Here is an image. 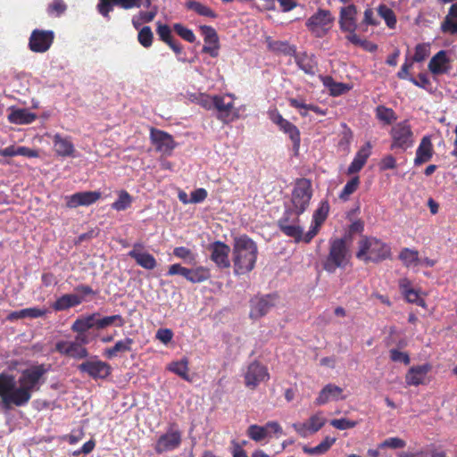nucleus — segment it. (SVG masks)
Listing matches in <instances>:
<instances>
[{
    "mask_svg": "<svg viewBox=\"0 0 457 457\" xmlns=\"http://www.w3.org/2000/svg\"><path fill=\"white\" fill-rule=\"evenodd\" d=\"M125 321L121 315L101 316L99 312H93L79 316L71 324V330L75 333L71 341L59 340L55 343L54 350L61 355L74 360H83L89 356L86 348L96 336L91 330H102L113 324L122 327Z\"/></svg>",
    "mask_w": 457,
    "mask_h": 457,
    "instance_id": "f257e3e1",
    "label": "nucleus"
},
{
    "mask_svg": "<svg viewBox=\"0 0 457 457\" xmlns=\"http://www.w3.org/2000/svg\"><path fill=\"white\" fill-rule=\"evenodd\" d=\"M46 370L44 365H37L23 370L16 380L12 375L0 374V397L5 406L26 405L32 393L38 391L43 384L42 378Z\"/></svg>",
    "mask_w": 457,
    "mask_h": 457,
    "instance_id": "f03ea898",
    "label": "nucleus"
},
{
    "mask_svg": "<svg viewBox=\"0 0 457 457\" xmlns=\"http://www.w3.org/2000/svg\"><path fill=\"white\" fill-rule=\"evenodd\" d=\"M258 254L257 245L248 236L235 237L233 244L234 272L237 275L251 271L255 265Z\"/></svg>",
    "mask_w": 457,
    "mask_h": 457,
    "instance_id": "7ed1b4c3",
    "label": "nucleus"
},
{
    "mask_svg": "<svg viewBox=\"0 0 457 457\" xmlns=\"http://www.w3.org/2000/svg\"><path fill=\"white\" fill-rule=\"evenodd\" d=\"M356 258L368 262H380L391 258V247L386 243L373 237H363L358 243Z\"/></svg>",
    "mask_w": 457,
    "mask_h": 457,
    "instance_id": "20e7f679",
    "label": "nucleus"
},
{
    "mask_svg": "<svg viewBox=\"0 0 457 457\" xmlns=\"http://www.w3.org/2000/svg\"><path fill=\"white\" fill-rule=\"evenodd\" d=\"M350 258L346 237L330 239L328 254L322 262L323 269L328 273H334L337 269H345Z\"/></svg>",
    "mask_w": 457,
    "mask_h": 457,
    "instance_id": "39448f33",
    "label": "nucleus"
},
{
    "mask_svg": "<svg viewBox=\"0 0 457 457\" xmlns=\"http://www.w3.org/2000/svg\"><path fill=\"white\" fill-rule=\"evenodd\" d=\"M312 196L311 180L305 178L297 179L292 190L290 204H286L285 212L300 216L308 208Z\"/></svg>",
    "mask_w": 457,
    "mask_h": 457,
    "instance_id": "423d86ee",
    "label": "nucleus"
},
{
    "mask_svg": "<svg viewBox=\"0 0 457 457\" xmlns=\"http://www.w3.org/2000/svg\"><path fill=\"white\" fill-rule=\"evenodd\" d=\"M391 150L405 152L415 144V136L408 120L395 123L389 131Z\"/></svg>",
    "mask_w": 457,
    "mask_h": 457,
    "instance_id": "0eeeda50",
    "label": "nucleus"
},
{
    "mask_svg": "<svg viewBox=\"0 0 457 457\" xmlns=\"http://www.w3.org/2000/svg\"><path fill=\"white\" fill-rule=\"evenodd\" d=\"M182 442V432L176 423H170L165 433L162 434L155 445L154 451L158 454L172 452L178 449Z\"/></svg>",
    "mask_w": 457,
    "mask_h": 457,
    "instance_id": "6e6552de",
    "label": "nucleus"
},
{
    "mask_svg": "<svg viewBox=\"0 0 457 457\" xmlns=\"http://www.w3.org/2000/svg\"><path fill=\"white\" fill-rule=\"evenodd\" d=\"M78 370L80 373L87 374L94 380L105 379L112 373L111 365L101 361L96 355L87 357L83 362L78 365Z\"/></svg>",
    "mask_w": 457,
    "mask_h": 457,
    "instance_id": "1a4fd4ad",
    "label": "nucleus"
},
{
    "mask_svg": "<svg viewBox=\"0 0 457 457\" xmlns=\"http://www.w3.org/2000/svg\"><path fill=\"white\" fill-rule=\"evenodd\" d=\"M299 216H295L288 212H284L283 216L278 220L279 229L288 237L295 239V242L301 241L305 243V234L303 228L299 224Z\"/></svg>",
    "mask_w": 457,
    "mask_h": 457,
    "instance_id": "9d476101",
    "label": "nucleus"
},
{
    "mask_svg": "<svg viewBox=\"0 0 457 457\" xmlns=\"http://www.w3.org/2000/svg\"><path fill=\"white\" fill-rule=\"evenodd\" d=\"M333 18L328 10L320 9L305 22L307 29L317 37H323L330 29Z\"/></svg>",
    "mask_w": 457,
    "mask_h": 457,
    "instance_id": "9b49d317",
    "label": "nucleus"
},
{
    "mask_svg": "<svg viewBox=\"0 0 457 457\" xmlns=\"http://www.w3.org/2000/svg\"><path fill=\"white\" fill-rule=\"evenodd\" d=\"M243 376L245 386L250 389H255L261 383L270 378L266 366L257 361H253L247 365Z\"/></svg>",
    "mask_w": 457,
    "mask_h": 457,
    "instance_id": "f8f14e48",
    "label": "nucleus"
},
{
    "mask_svg": "<svg viewBox=\"0 0 457 457\" xmlns=\"http://www.w3.org/2000/svg\"><path fill=\"white\" fill-rule=\"evenodd\" d=\"M277 302L278 295L276 294L254 296L250 300V318L258 320L263 317L276 305Z\"/></svg>",
    "mask_w": 457,
    "mask_h": 457,
    "instance_id": "ddd939ff",
    "label": "nucleus"
},
{
    "mask_svg": "<svg viewBox=\"0 0 457 457\" xmlns=\"http://www.w3.org/2000/svg\"><path fill=\"white\" fill-rule=\"evenodd\" d=\"M118 5L125 10L140 7H150L151 0H99L97 4L98 12L109 19V13L113 6Z\"/></svg>",
    "mask_w": 457,
    "mask_h": 457,
    "instance_id": "4468645a",
    "label": "nucleus"
},
{
    "mask_svg": "<svg viewBox=\"0 0 457 457\" xmlns=\"http://www.w3.org/2000/svg\"><path fill=\"white\" fill-rule=\"evenodd\" d=\"M150 140L155 150L162 154L170 155L176 147L173 137L158 129L151 128Z\"/></svg>",
    "mask_w": 457,
    "mask_h": 457,
    "instance_id": "2eb2a0df",
    "label": "nucleus"
},
{
    "mask_svg": "<svg viewBox=\"0 0 457 457\" xmlns=\"http://www.w3.org/2000/svg\"><path fill=\"white\" fill-rule=\"evenodd\" d=\"M54 39V31L36 29L29 37V47L34 53H45L51 47Z\"/></svg>",
    "mask_w": 457,
    "mask_h": 457,
    "instance_id": "dca6fc26",
    "label": "nucleus"
},
{
    "mask_svg": "<svg viewBox=\"0 0 457 457\" xmlns=\"http://www.w3.org/2000/svg\"><path fill=\"white\" fill-rule=\"evenodd\" d=\"M207 249L211 253L210 259L218 268L227 269L230 267V247L228 245L221 241H215L211 243Z\"/></svg>",
    "mask_w": 457,
    "mask_h": 457,
    "instance_id": "f3484780",
    "label": "nucleus"
},
{
    "mask_svg": "<svg viewBox=\"0 0 457 457\" xmlns=\"http://www.w3.org/2000/svg\"><path fill=\"white\" fill-rule=\"evenodd\" d=\"M329 212V204L327 201H322L319 208L312 215V224L309 230L305 233V243H310L318 234L320 226L326 220Z\"/></svg>",
    "mask_w": 457,
    "mask_h": 457,
    "instance_id": "a211bd4d",
    "label": "nucleus"
},
{
    "mask_svg": "<svg viewBox=\"0 0 457 457\" xmlns=\"http://www.w3.org/2000/svg\"><path fill=\"white\" fill-rule=\"evenodd\" d=\"M101 197L98 191H83L78 192L65 197L66 206L71 209L79 206H88L96 203Z\"/></svg>",
    "mask_w": 457,
    "mask_h": 457,
    "instance_id": "6ab92c4d",
    "label": "nucleus"
},
{
    "mask_svg": "<svg viewBox=\"0 0 457 457\" xmlns=\"http://www.w3.org/2000/svg\"><path fill=\"white\" fill-rule=\"evenodd\" d=\"M233 98L234 97L231 94H228L226 96H215L213 109L218 112L217 118L220 120L228 122L233 120L230 118V112L234 107Z\"/></svg>",
    "mask_w": 457,
    "mask_h": 457,
    "instance_id": "aec40b11",
    "label": "nucleus"
},
{
    "mask_svg": "<svg viewBox=\"0 0 457 457\" xmlns=\"http://www.w3.org/2000/svg\"><path fill=\"white\" fill-rule=\"evenodd\" d=\"M357 7L351 4L342 7L339 12V26L341 30H356L357 29Z\"/></svg>",
    "mask_w": 457,
    "mask_h": 457,
    "instance_id": "412c9836",
    "label": "nucleus"
},
{
    "mask_svg": "<svg viewBox=\"0 0 457 457\" xmlns=\"http://www.w3.org/2000/svg\"><path fill=\"white\" fill-rule=\"evenodd\" d=\"M142 247L143 245L140 243L134 244L133 249L128 253V255L134 259L140 267L145 270H154L157 265L155 258L147 252H140L137 250Z\"/></svg>",
    "mask_w": 457,
    "mask_h": 457,
    "instance_id": "4be33fe9",
    "label": "nucleus"
},
{
    "mask_svg": "<svg viewBox=\"0 0 457 457\" xmlns=\"http://www.w3.org/2000/svg\"><path fill=\"white\" fill-rule=\"evenodd\" d=\"M372 145L370 142H366L356 153L353 160L346 170L347 175H353L359 172L366 164L367 160L371 154Z\"/></svg>",
    "mask_w": 457,
    "mask_h": 457,
    "instance_id": "5701e85b",
    "label": "nucleus"
},
{
    "mask_svg": "<svg viewBox=\"0 0 457 457\" xmlns=\"http://www.w3.org/2000/svg\"><path fill=\"white\" fill-rule=\"evenodd\" d=\"M295 62L305 74L314 76L318 71V62L316 56L312 54L307 52L296 53Z\"/></svg>",
    "mask_w": 457,
    "mask_h": 457,
    "instance_id": "b1692460",
    "label": "nucleus"
},
{
    "mask_svg": "<svg viewBox=\"0 0 457 457\" xmlns=\"http://www.w3.org/2000/svg\"><path fill=\"white\" fill-rule=\"evenodd\" d=\"M450 60L445 50H440L428 62V70L434 75H441L449 71Z\"/></svg>",
    "mask_w": 457,
    "mask_h": 457,
    "instance_id": "393cba45",
    "label": "nucleus"
},
{
    "mask_svg": "<svg viewBox=\"0 0 457 457\" xmlns=\"http://www.w3.org/2000/svg\"><path fill=\"white\" fill-rule=\"evenodd\" d=\"M434 154L433 145L430 137L426 136L420 140V143L416 150V156L414 158V165L420 166L431 160Z\"/></svg>",
    "mask_w": 457,
    "mask_h": 457,
    "instance_id": "a878e982",
    "label": "nucleus"
},
{
    "mask_svg": "<svg viewBox=\"0 0 457 457\" xmlns=\"http://www.w3.org/2000/svg\"><path fill=\"white\" fill-rule=\"evenodd\" d=\"M431 366L429 364H422L411 367L405 376V382L409 386H419L424 383Z\"/></svg>",
    "mask_w": 457,
    "mask_h": 457,
    "instance_id": "bb28decb",
    "label": "nucleus"
},
{
    "mask_svg": "<svg viewBox=\"0 0 457 457\" xmlns=\"http://www.w3.org/2000/svg\"><path fill=\"white\" fill-rule=\"evenodd\" d=\"M343 389L334 384L326 385L315 400V404L323 405L329 401H337L345 399L342 395Z\"/></svg>",
    "mask_w": 457,
    "mask_h": 457,
    "instance_id": "cd10ccee",
    "label": "nucleus"
},
{
    "mask_svg": "<svg viewBox=\"0 0 457 457\" xmlns=\"http://www.w3.org/2000/svg\"><path fill=\"white\" fill-rule=\"evenodd\" d=\"M54 149L55 154L61 157L73 156L75 152L74 145L70 137L55 134L53 137Z\"/></svg>",
    "mask_w": 457,
    "mask_h": 457,
    "instance_id": "c85d7f7f",
    "label": "nucleus"
},
{
    "mask_svg": "<svg viewBox=\"0 0 457 457\" xmlns=\"http://www.w3.org/2000/svg\"><path fill=\"white\" fill-rule=\"evenodd\" d=\"M440 29L443 33L457 35V3L451 5Z\"/></svg>",
    "mask_w": 457,
    "mask_h": 457,
    "instance_id": "c756f323",
    "label": "nucleus"
},
{
    "mask_svg": "<svg viewBox=\"0 0 457 457\" xmlns=\"http://www.w3.org/2000/svg\"><path fill=\"white\" fill-rule=\"evenodd\" d=\"M134 340L130 337H125L122 340H119L115 343L112 347L104 349V355L107 359H112L119 353H128L132 351V345Z\"/></svg>",
    "mask_w": 457,
    "mask_h": 457,
    "instance_id": "7c9ffc66",
    "label": "nucleus"
},
{
    "mask_svg": "<svg viewBox=\"0 0 457 457\" xmlns=\"http://www.w3.org/2000/svg\"><path fill=\"white\" fill-rule=\"evenodd\" d=\"M18 155L36 158L38 156V153L37 150L26 146H15L14 145L0 149V156L14 157Z\"/></svg>",
    "mask_w": 457,
    "mask_h": 457,
    "instance_id": "2f4dec72",
    "label": "nucleus"
},
{
    "mask_svg": "<svg viewBox=\"0 0 457 457\" xmlns=\"http://www.w3.org/2000/svg\"><path fill=\"white\" fill-rule=\"evenodd\" d=\"M80 304V299L72 294H64L55 300L52 308L55 312H62Z\"/></svg>",
    "mask_w": 457,
    "mask_h": 457,
    "instance_id": "473e14b6",
    "label": "nucleus"
},
{
    "mask_svg": "<svg viewBox=\"0 0 457 457\" xmlns=\"http://www.w3.org/2000/svg\"><path fill=\"white\" fill-rule=\"evenodd\" d=\"M37 118V115L28 109H16L12 111L9 116L8 120L11 123L13 124H31Z\"/></svg>",
    "mask_w": 457,
    "mask_h": 457,
    "instance_id": "72a5a7b5",
    "label": "nucleus"
},
{
    "mask_svg": "<svg viewBox=\"0 0 457 457\" xmlns=\"http://www.w3.org/2000/svg\"><path fill=\"white\" fill-rule=\"evenodd\" d=\"M322 81L323 85L329 90L332 96L344 95L352 88L348 84L335 81L330 76L323 77Z\"/></svg>",
    "mask_w": 457,
    "mask_h": 457,
    "instance_id": "f704fd0d",
    "label": "nucleus"
},
{
    "mask_svg": "<svg viewBox=\"0 0 457 457\" xmlns=\"http://www.w3.org/2000/svg\"><path fill=\"white\" fill-rule=\"evenodd\" d=\"M336 442V438L326 436L318 445L314 447H310L307 445L303 446V451L304 453L313 456H319L326 453L330 447Z\"/></svg>",
    "mask_w": 457,
    "mask_h": 457,
    "instance_id": "c9c22d12",
    "label": "nucleus"
},
{
    "mask_svg": "<svg viewBox=\"0 0 457 457\" xmlns=\"http://www.w3.org/2000/svg\"><path fill=\"white\" fill-rule=\"evenodd\" d=\"M279 129L283 131L285 134L288 135L291 139L294 148L298 150L300 146V131L295 125H294L289 120H286L284 123H282L279 127Z\"/></svg>",
    "mask_w": 457,
    "mask_h": 457,
    "instance_id": "e433bc0d",
    "label": "nucleus"
},
{
    "mask_svg": "<svg viewBox=\"0 0 457 457\" xmlns=\"http://www.w3.org/2000/svg\"><path fill=\"white\" fill-rule=\"evenodd\" d=\"M399 259L407 268L416 267L420 264L419 252L411 248H403L399 253Z\"/></svg>",
    "mask_w": 457,
    "mask_h": 457,
    "instance_id": "4c0bfd02",
    "label": "nucleus"
},
{
    "mask_svg": "<svg viewBox=\"0 0 457 457\" xmlns=\"http://www.w3.org/2000/svg\"><path fill=\"white\" fill-rule=\"evenodd\" d=\"M210 277V270L205 267L199 266L195 269H190L186 279L195 284L206 281Z\"/></svg>",
    "mask_w": 457,
    "mask_h": 457,
    "instance_id": "58836bf2",
    "label": "nucleus"
},
{
    "mask_svg": "<svg viewBox=\"0 0 457 457\" xmlns=\"http://www.w3.org/2000/svg\"><path fill=\"white\" fill-rule=\"evenodd\" d=\"M186 6L187 9L195 12L198 15L209 17L212 19H215L217 17V13L214 11H212L210 7L195 0L187 1L186 3Z\"/></svg>",
    "mask_w": 457,
    "mask_h": 457,
    "instance_id": "ea45409f",
    "label": "nucleus"
},
{
    "mask_svg": "<svg viewBox=\"0 0 457 457\" xmlns=\"http://www.w3.org/2000/svg\"><path fill=\"white\" fill-rule=\"evenodd\" d=\"M168 370L179 376L184 380L190 381V378L188 376V361L187 359H182L170 363Z\"/></svg>",
    "mask_w": 457,
    "mask_h": 457,
    "instance_id": "a19ab883",
    "label": "nucleus"
},
{
    "mask_svg": "<svg viewBox=\"0 0 457 457\" xmlns=\"http://www.w3.org/2000/svg\"><path fill=\"white\" fill-rule=\"evenodd\" d=\"M360 178L359 176L353 177L350 180L346 182L344 186L343 189L339 193V199L346 202L349 200L350 195L353 194L360 186Z\"/></svg>",
    "mask_w": 457,
    "mask_h": 457,
    "instance_id": "79ce46f5",
    "label": "nucleus"
},
{
    "mask_svg": "<svg viewBox=\"0 0 457 457\" xmlns=\"http://www.w3.org/2000/svg\"><path fill=\"white\" fill-rule=\"evenodd\" d=\"M378 15L385 21L386 26L393 29L395 28L397 20L394 11L386 4H380L378 7Z\"/></svg>",
    "mask_w": 457,
    "mask_h": 457,
    "instance_id": "37998d69",
    "label": "nucleus"
},
{
    "mask_svg": "<svg viewBox=\"0 0 457 457\" xmlns=\"http://www.w3.org/2000/svg\"><path fill=\"white\" fill-rule=\"evenodd\" d=\"M376 117L385 124H391L395 121L397 116L392 108L386 107L384 105H378L376 108Z\"/></svg>",
    "mask_w": 457,
    "mask_h": 457,
    "instance_id": "c03bdc74",
    "label": "nucleus"
},
{
    "mask_svg": "<svg viewBox=\"0 0 457 457\" xmlns=\"http://www.w3.org/2000/svg\"><path fill=\"white\" fill-rule=\"evenodd\" d=\"M288 104L291 107L295 109L310 110L319 115H326V112L315 104H307L302 98H289Z\"/></svg>",
    "mask_w": 457,
    "mask_h": 457,
    "instance_id": "a18cd8bd",
    "label": "nucleus"
},
{
    "mask_svg": "<svg viewBox=\"0 0 457 457\" xmlns=\"http://www.w3.org/2000/svg\"><path fill=\"white\" fill-rule=\"evenodd\" d=\"M132 204V197L125 191L121 190L119 192L118 199L112 204V208L115 211H124L128 209Z\"/></svg>",
    "mask_w": 457,
    "mask_h": 457,
    "instance_id": "49530a36",
    "label": "nucleus"
},
{
    "mask_svg": "<svg viewBox=\"0 0 457 457\" xmlns=\"http://www.w3.org/2000/svg\"><path fill=\"white\" fill-rule=\"evenodd\" d=\"M326 421L327 420L321 411L315 413L307 421L309 432L312 434L318 432L325 425Z\"/></svg>",
    "mask_w": 457,
    "mask_h": 457,
    "instance_id": "de8ad7c7",
    "label": "nucleus"
},
{
    "mask_svg": "<svg viewBox=\"0 0 457 457\" xmlns=\"http://www.w3.org/2000/svg\"><path fill=\"white\" fill-rule=\"evenodd\" d=\"M248 436L256 442L269 436L266 426L251 425L247 430Z\"/></svg>",
    "mask_w": 457,
    "mask_h": 457,
    "instance_id": "09e8293b",
    "label": "nucleus"
},
{
    "mask_svg": "<svg viewBox=\"0 0 457 457\" xmlns=\"http://www.w3.org/2000/svg\"><path fill=\"white\" fill-rule=\"evenodd\" d=\"M75 295H77L78 298L80 299V304L83 302H86L87 300L88 296L96 295V291L93 290V288L85 284H79L75 287L74 293Z\"/></svg>",
    "mask_w": 457,
    "mask_h": 457,
    "instance_id": "8fccbe9b",
    "label": "nucleus"
},
{
    "mask_svg": "<svg viewBox=\"0 0 457 457\" xmlns=\"http://www.w3.org/2000/svg\"><path fill=\"white\" fill-rule=\"evenodd\" d=\"M430 54V45L428 43L418 44L415 46V53L412 56V62H423Z\"/></svg>",
    "mask_w": 457,
    "mask_h": 457,
    "instance_id": "3c124183",
    "label": "nucleus"
},
{
    "mask_svg": "<svg viewBox=\"0 0 457 457\" xmlns=\"http://www.w3.org/2000/svg\"><path fill=\"white\" fill-rule=\"evenodd\" d=\"M200 29L204 36L205 44L215 45V44L219 43L218 34L212 27L207 26V25H203L200 27Z\"/></svg>",
    "mask_w": 457,
    "mask_h": 457,
    "instance_id": "603ef678",
    "label": "nucleus"
},
{
    "mask_svg": "<svg viewBox=\"0 0 457 457\" xmlns=\"http://www.w3.org/2000/svg\"><path fill=\"white\" fill-rule=\"evenodd\" d=\"M153 32L148 26L143 27L137 35L138 42L145 48H148L153 44Z\"/></svg>",
    "mask_w": 457,
    "mask_h": 457,
    "instance_id": "864d4df0",
    "label": "nucleus"
},
{
    "mask_svg": "<svg viewBox=\"0 0 457 457\" xmlns=\"http://www.w3.org/2000/svg\"><path fill=\"white\" fill-rule=\"evenodd\" d=\"M173 29H174L175 32L179 37H181L184 40H186L189 43H194L195 41V36L194 32L191 29L184 27L182 24L175 23L173 25Z\"/></svg>",
    "mask_w": 457,
    "mask_h": 457,
    "instance_id": "5fc2aeb1",
    "label": "nucleus"
},
{
    "mask_svg": "<svg viewBox=\"0 0 457 457\" xmlns=\"http://www.w3.org/2000/svg\"><path fill=\"white\" fill-rule=\"evenodd\" d=\"M406 445V442L399 437H389L379 444L378 448L400 449Z\"/></svg>",
    "mask_w": 457,
    "mask_h": 457,
    "instance_id": "6e6d98bb",
    "label": "nucleus"
},
{
    "mask_svg": "<svg viewBox=\"0 0 457 457\" xmlns=\"http://www.w3.org/2000/svg\"><path fill=\"white\" fill-rule=\"evenodd\" d=\"M330 425L337 429L345 430L353 428L357 425V422L345 418L335 419L330 421Z\"/></svg>",
    "mask_w": 457,
    "mask_h": 457,
    "instance_id": "4d7b16f0",
    "label": "nucleus"
},
{
    "mask_svg": "<svg viewBox=\"0 0 457 457\" xmlns=\"http://www.w3.org/2000/svg\"><path fill=\"white\" fill-rule=\"evenodd\" d=\"M361 25L374 26V27L379 25V21L375 18V12L372 8L368 7L364 11Z\"/></svg>",
    "mask_w": 457,
    "mask_h": 457,
    "instance_id": "13d9d810",
    "label": "nucleus"
},
{
    "mask_svg": "<svg viewBox=\"0 0 457 457\" xmlns=\"http://www.w3.org/2000/svg\"><path fill=\"white\" fill-rule=\"evenodd\" d=\"M389 353H390V359L393 361L403 362L406 365L410 363L411 360H410V356L408 355L407 353L401 352L397 349H391Z\"/></svg>",
    "mask_w": 457,
    "mask_h": 457,
    "instance_id": "bf43d9fd",
    "label": "nucleus"
},
{
    "mask_svg": "<svg viewBox=\"0 0 457 457\" xmlns=\"http://www.w3.org/2000/svg\"><path fill=\"white\" fill-rule=\"evenodd\" d=\"M157 34L162 41L170 43L173 37L171 36L170 28L166 24H158Z\"/></svg>",
    "mask_w": 457,
    "mask_h": 457,
    "instance_id": "052dcab7",
    "label": "nucleus"
},
{
    "mask_svg": "<svg viewBox=\"0 0 457 457\" xmlns=\"http://www.w3.org/2000/svg\"><path fill=\"white\" fill-rule=\"evenodd\" d=\"M189 270L190 269L183 267L179 263H174L169 267L167 275L168 276L179 275L186 278L187 275H188Z\"/></svg>",
    "mask_w": 457,
    "mask_h": 457,
    "instance_id": "680f3d73",
    "label": "nucleus"
},
{
    "mask_svg": "<svg viewBox=\"0 0 457 457\" xmlns=\"http://www.w3.org/2000/svg\"><path fill=\"white\" fill-rule=\"evenodd\" d=\"M173 254L180 259H183L185 261H193L194 255L190 249L185 247V246H179L175 247L173 250Z\"/></svg>",
    "mask_w": 457,
    "mask_h": 457,
    "instance_id": "e2e57ef3",
    "label": "nucleus"
},
{
    "mask_svg": "<svg viewBox=\"0 0 457 457\" xmlns=\"http://www.w3.org/2000/svg\"><path fill=\"white\" fill-rule=\"evenodd\" d=\"M22 312L24 313V319L25 318H40L46 314L47 310L46 309H41L37 307H31V308H26L22 309Z\"/></svg>",
    "mask_w": 457,
    "mask_h": 457,
    "instance_id": "0e129e2a",
    "label": "nucleus"
},
{
    "mask_svg": "<svg viewBox=\"0 0 457 457\" xmlns=\"http://www.w3.org/2000/svg\"><path fill=\"white\" fill-rule=\"evenodd\" d=\"M409 81L411 82L414 86L423 89H427L428 86L430 85V81L425 73H420L417 79L410 77Z\"/></svg>",
    "mask_w": 457,
    "mask_h": 457,
    "instance_id": "69168bd1",
    "label": "nucleus"
},
{
    "mask_svg": "<svg viewBox=\"0 0 457 457\" xmlns=\"http://www.w3.org/2000/svg\"><path fill=\"white\" fill-rule=\"evenodd\" d=\"M396 167V160L391 155L387 154L384 156L379 162V169L381 170H393Z\"/></svg>",
    "mask_w": 457,
    "mask_h": 457,
    "instance_id": "338daca9",
    "label": "nucleus"
},
{
    "mask_svg": "<svg viewBox=\"0 0 457 457\" xmlns=\"http://www.w3.org/2000/svg\"><path fill=\"white\" fill-rule=\"evenodd\" d=\"M408 303H416L419 306H424L425 302L420 297L418 291L411 289L407 291V294L403 295Z\"/></svg>",
    "mask_w": 457,
    "mask_h": 457,
    "instance_id": "774afa93",
    "label": "nucleus"
}]
</instances>
